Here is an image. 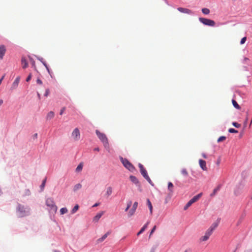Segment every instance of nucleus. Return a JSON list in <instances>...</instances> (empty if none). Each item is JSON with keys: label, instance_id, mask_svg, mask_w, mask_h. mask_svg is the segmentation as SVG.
<instances>
[{"label": "nucleus", "instance_id": "8fccbe9b", "mask_svg": "<svg viewBox=\"0 0 252 252\" xmlns=\"http://www.w3.org/2000/svg\"><path fill=\"white\" fill-rule=\"evenodd\" d=\"M32 66H33L34 67V68H35V62L34 61H32ZM35 69H36V68H35Z\"/></svg>", "mask_w": 252, "mask_h": 252}, {"label": "nucleus", "instance_id": "bf43d9fd", "mask_svg": "<svg viewBox=\"0 0 252 252\" xmlns=\"http://www.w3.org/2000/svg\"><path fill=\"white\" fill-rule=\"evenodd\" d=\"M235 194L237 195L238 194V192H237L236 191H235Z\"/></svg>", "mask_w": 252, "mask_h": 252}, {"label": "nucleus", "instance_id": "dca6fc26", "mask_svg": "<svg viewBox=\"0 0 252 252\" xmlns=\"http://www.w3.org/2000/svg\"><path fill=\"white\" fill-rule=\"evenodd\" d=\"M174 185L171 182L168 184V189L169 191V194L172 195L173 193Z\"/></svg>", "mask_w": 252, "mask_h": 252}, {"label": "nucleus", "instance_id": "f03ea898", "mask_svg": "<svg viewBox=\"0 0 252 252\" xmlns=\"http://www.w3.org/2000/svg\"><path fill=\"white\" fill-rule=\"evenodd\" d=\"M218 226V224L216 223H213L211 226L206 231L205 235L201 237L200 238V240L201 241H207L209 237L213 233V231L217 228Z\"/></svg>", "mask_w": 252, "mask_h": 252}, {"label": "nucleus", "instance_id": "e433bc0d", "mask_svg": "<svg viewBox=\"0 0 252 252\" xmlns=\"http://www.w3.org/2000/svg\"><path fill=\"white\" fill-rule=\"evenodd\" d=\"M43 64L45 66L46 69L47 70L48 73L50 74V76L52 77V75H51V72H50V69H49L48 65H47V64L46 63H44Z\"/></svg>", "mask_w": 252, "mask_h": 252}, {"label": "nucleus", "instance_id": "20e7f679", "mask_svg": "<svg viewBox=\"0 0 252 252\" xmlns=\"http://www.w3.org/2000/svg\"><path fill=\"white\" fill-rule=\"evenodd\" d=\"M120 159L124 166L126 169L131 172L133 171V170L135 169L134 167L126 158H121Z\"/></svg>", "mask_w": 252, "mask_h": 252}, {"label": "nucleus", "instance_id": "e2e57ef3", "mask_svg": "<svg viewBox=\"0 0 252 252\" xmlns=\"http://www.w3.org/2000/svg\"><path fill=\"white\" fill-rule=\"evenodd\" d=\"M1 83L0 82V85L1 84Z\"/></svg>", "mask_w": 252, "mask_h": 252}, {"label": "nucleus", "instance_id": "aec40b11", "mask_svg": "<svg viewBox=\"0 0 252 252\" xmlns=\"http://www.w3.org/2000/svg\"><path fill=\"white\" fill-rule=\"evenodd\" d=\"M149 222L148 221L140 229V230L137 233V235L138 236L141 233H142L145 229L147 228L148 225L149 224Z\"/></svg>", "mask_w": 252, "mask_h": 252}, {"label": "nucleus", "instance_id": "c756f323", "mask_svg": "<svg viewBox=\"0 0 252 252\" xmlns=\"http://www.w3.org/2000/svg\"><path fill=\"white\" fill-rule=\"evenodd\" d=\"M82 185L80 184H77L74 187V190L76 191L81 188Z\"/></svg>", "mask_w": 252, "mask_h": 252}, {"label": "nucleus", "instance_id": "09e8293b", "mask_svg": "<svg viewBox=\"0 0 252 252\" xmlns=\"http://www.w3.org/2000/svg\"><path fill=\"white\" fill-rule=\"evenodd\" d=\"M202 157H203L204 158H207V156H206L205 154H204V153H203V154H202Z\"/></svg>", "mask_w": 252, "mask_h": 252}, {"label": "nucleus", "instance_id": "423d86ee", "mask_svg": "<svg viewBox=\"0 0 252 252\" xmlns=\"http://www.w3.org/2000/svg\"><path fill=\"white\" fill-rule=\"evenodd\" d=\"M200 22L203 23L205 25L210 26H215V22L214 21L206 19L204 18H199V19Z\"/></svg>", "mask_w": 252, "mask_h": 252}, {"label": "nucleus", "instance_id": "f704fd0d", "mask_svg": "<svg viewBox=\"0 0 252 252\" xmlns=\"http://www.w3.org/2000/svg\"><path fill=\"white\" fill-rule=\"evenodd\" d=\"M145 179L149 183V184H150L152 186H154V185L149 176L147 177V178H146Z\"/></svg>", "mask_w": 252, "mask_h": 252}, {"label": "nucleus", "instance_id": "680f3d73", "mask_svg": "<svg viewBox=\"0 0 252 252\" xmlns=\"http://www.w3.org/2000/svg\"><path fill=\"white\" fill-rule=\"evenodd\" d=\"M185 252H188L187 251H186Z\"/></svg>", "mask_w": 252, "mask_h": 252}, {"label": "nucleus", "instance_id": "bb28decb", "mask_svg": "<svg viewBox=\"0 0 252 252\" xmlns=\"http://www.w3.org/2000/svg\"><path fill=\"white\" fill-rule=\"evenodd\" d=\"M202 12L204 14H208L210 13V10L207 8H203L202 9Z\"/></svg>", "mask_w": 252, "mask_h": 252}, {"label": "nucleus", "instance_id": "1a4fd4ad", "mask_svg": "<svg viewBox=\"0 0 252 252\" xmlns=\"http://www.w3.org/2000/svg\"><path fill=\"white\" fill-rule=\"evenodd\" d=\"M20 77L19 76H18L16 77L14 81L13 82L11 86V90H13L16 89L19 85V83L20 82Z\"/></svg>", "mask_w": 252, "mask_h": 252}, {"label": "nucleus", "instance_id": "4be33fe9", "mask_svg": "<svg viewBox=\"0 0 252 252\" xmlns=\"http://www.w3.org/2000/svg\"><path fill=\"white\" fill-rule=\"evenodd\" d=\"M110 233L109 232H108L107 233L105 234L102 237L100 238L97 240V242L98 243H101L102 241H103L107 237L108 235L110 234Z\"/></svg>", "mask_w": 252, "mask_h": 252}, {"label": "nucleus", "instance_id": "473e14b6", "mask_svg": "<svg viewBox=\"0 0 252 252\" xmlns=\"http://www.w3.org/2000/svg\"><path fill=\"white\" fill-rule=\"evenodd\" d=\"M228 131L230 133H237L238 132V130L233 128H230L228 129Z\"/></svg>", "mask_w": 252, "mask_h": 252}, {"label": "nucleus", "instance_id": "393cba45", "mask_svg": "<svg viewBox=\"0 0 252 252\" xmlns=\"http://www.w3.org/2000/svg\"><path fill=\"white\" fill-rule=\"evenodd\" d=\"M232 103L233 104V106L237 109H240L241 107L239 105V104L237 103V102H236V100H235L234 99H232Z\"/></svg>", "mask_w": 252, "mask_h": 252}, {"label": "nucleus", "instance_id": "58836bf2", "mask_svg": "<svg viewBox=\"0 0 252 252\" xmlns=\"http://www.w3.org/2000/svg\"><path fill=\"white\" fill-rule=\"evenodd\" d=\"M250 62V60L248 58L245 57L243 59V63H248Z\"/></svg>", "mask_w": 252, "mask_h": 252}, {"label": "nucleus", "instance_id": "603ef678", "mask_svg": "<svg viewBox=\"0 0 252 252\" xmlns=\"http://www.w3.org/2000/svg\"><path fill=\"white\" fill-rule=\"evenodd\" d=\"M94 150L95 151H99V149L98 148H96L94 149Z\"/></svg>", "mask_w": 252, "mask_h": 252}, {"label": "nucleus", "instance_id": "37998d69", "mask_svg": "<svg viewBox=\"0 0 252 252\" xmlns=\"http://www.w3.org/2000/svg\"><path fill=\"white\" fill-rule=\"evenodd\" d=\"M32 78V74L30 73L26 79V81L29 82Z\"/></svg>", "mask_w": 252, "mask_h": 252}, {"label": "nucleus", "instance_id": "7ed1b4c3", "mask_svg": "<svg viewBox=\"0 0 252 252\" xmlns=\"http://www.w3.org/2000/svg\"><path fill=\"white\" fill-rule=\"evenodd\" d=\"M95 133L98 138L102 142L104 147L108 149L109 148V144L106 135L104 133L100 132L98 130H96Z\"/></svg>", "mask_w": 252, "mask_h": 252}, {"label": "nucleus", "instance_id": "a18cd8bd", "mask_svg": "<svg viewBox=\"0 0 252 252\" xmlns=\"http://www.w3.org/2000/svg\"><path fill=\"white\" fill-rule=\"evenodd\" d=\"M65 107H63L61 109V111L60 112V114L62 115L63 114V113L64 112V111H65Z\"/></svg>", "mask_w": 252, "mask_h": 252}, {"label": "nucleus", "instance_id": "9d476101", "mask_svg": "<svg viewBox=\"0 0 252 252\" xmlns=\"http://www.w3.org/2000/svg\"><path fill=\"white\" fill-rule=\"evenodd\" d=\"M138 166L140 168V172H141V174L142 175V176L145 178H147V177L149 176L147 174V171L144 168V166L141 163H139Z\"/></svg>", "mask_w": 252, "mask_h": 252}, {"label": "nucleus", "instance_id": "13d9d810", "mask_svg": "<svg viewBox=\"0 0 252 252\" xmlns=\"http://www.w3.org/2000/svg\"><path fill=\"white\" fill-rule=\"evenodd\" d=\"M37 133H35V134H34V137H37Z\"/></svg>", "mask_w": 252, "mask_h": 252}, {"label": "nucleus", "instance_id": "f8f14e48", "mask_svg": "<svg viewBox=\"0 0 252 252\" xmlns=\"http://www.w3.org/2000/svg\"><path fill=\"white\" fill-rule=\"evenodd\" d=\"M6 52V48L4 45H0V59L2 60Z\"/></svg>", "mask_w": 252, "mask_h": 252}, {"label": "nucleus", "instance_id": "3c124183", "mask_svg": "<svg viewBox=\"0 0 252 252\" xmlns=\"http://www.w3.org/2000/svg\"><path fill=\"white\" fill-rule=\"evenodd\" d=\"M4 77V75L2 76V77L0 79V82L1 83L2 81L3 80V78Z\"/></svg>", "mask_w": 252, "mask_h": 252}, {"label": "nucleus", "instance_id": "7c9ffc66", "mask_svg": "<svg viewBox=\"0 0 252 252\" xmlns=\"http://www.w3.org/2000/svg\"><path fill=\"white\" fill-rule=\"evenodd\" d=\"M60 212L62 215L65 214L67 212V209L66 208H62L60 210Z\"/></svg>", "mask_w": 252, "mask_h": 252}, {"label": "nucleus", "instance_id": "c03bdc74", "mask_svg": "<svg viewBox=\"0 0 252 252\" xmlns=\"http://www.w3.org/2000/svg\"><path fill=\"white\" fill-rule=\"evenodd\" d=\"M36 82L37 84H38L39 85H41L42 84V81L39 78L37 79Z\"/></svg>", "mask_w": 252, "mask_h": 252}, {"label": "nucleus", "instance_id": "ddd939ff", "mask_svg": "<svg viewBox=\"0 0 252 252\" xmlns=\"http://www.w3.org/2000/svg\"><path fill=\"white\" fill-rule=\"evenodd\" d=\"M199 163L200 167L201 169L204 171H206L207 169V168L206 167V161L202 160V159H199Z\"/></svg>", "mask_w": 252, "mask_h": 252}, {"label": "nucleus", "instance_id": "ea45409f", "mask_svg": "<svg viewBox=\"0 0 252 252\" xmlns=\"http://www.w3.org/2000/svg\"><path fill=\"white\" fill-rule=\"evenodd\" d=\"M156 229V226L155 225L153 228H152L151 232H150V237L151 236V235L154 232V231H155V230Z\"/></svg>", "mask_w": 252, "mask_h": 252}, {"label": "nucleus", "instance_id": "4d7b16f0", "mask_svg": "<svg viewBox=\"0 0 252 252\" xmlns=\"http://www.w3.org/2000/svg\"><path fill=\"white\" fill-rule=\"evenodd\" d=\"M128 209H129V208H128V207H126V209H125V211H126H126H127V210H128Z\"/></svg>", "mask_w": 252, "mask_h": 252}, {"label": "nucleus", "instance_id": "5fc2aeb1", "mask_svg": "<svg viewBox=\"0 0 252 252\" xmlns=\"http://www.w3.org/2000/svg\"><path fill=\"white\" fill-rule=\"evenodd\" d=\"M37 95H38V98L40 99V94L38 93H37Z\"/></svg>", "mask_w": 252, "mask_h": 252}, {"label": "nucleus", "instance_id": "49530a36", "mask_svg": "<svg viewBox=\"0 0 252 252\" xmlns=\"http://www.w3.org/2000/svg\"><path fill=\"white\" fill-rule=\"evenodd\" d=\"M219 190V189H214L213 193L211 194V195H215L216 192Z\"/></svg>", "mask_w": 252, "mask_h": 252}, {"label": "nucleus", "instance_id": "de8ad7c7", "mask_svg": "<svg viewBox=\"0 0 252 252\" xmlns=\"http://www.w3.org/2000/svg\"><path fill=\"white\" fill-rule=\"evenodd\" d=\"M131 203H132L131 201H129V202H128L127 204V207L129 208L131 205Z\"/></svg>", "mask_w": 252, "mask_h": 252}, {"label": "nucleus", "instance_id": "2f4dec72", "mask_svg": "<svg viewBox=\"0 0 252 252\" xmlns=\"http://www.w3.org/2000/svg\"><path fill=\"white\" fill-rule=\"evenodd\" d=\"M181 173L185 176H187L188 175V172L186 169H183L181 170Z\"/></svg>", "mask_w": 252, "mask_h": 252}, {"label": "nucleus", "instance_id": "2eb2a0df", "mask_svg": "<svg viewBox=\"0 0 252 252\" xmlns=\"http://www.w3.org/2000/svg\"><path fill=\"white\" fill-rule=\"evenodd\" d=\"M178 10L182 13H187V14H190L191 13V11L187 8L179 7L178 8Z\"/></svg>", "mask_w": 252, "mask_h": 252}, {"label": "nucleus", "instance_id": "5701e85b", "mask_svg": "<svg viewBox=\"0 0 252 252\" xmlns=\"http://www.w3.org/2000/svg\"><path fill=\"white\" fill-rule=\"evenodd\" d=\"M54 113L53 111H50L47 114L46 119L47 120H51L54 118Z\"/></svg>", "mask_w": 252, "mask_h": 252}, {"label": "nucleus", "instance_id": "a19ab883", "mask_svg": "<svg viewBox=\"0 0 252 252\" xmlns=\"http://www.w3.org/2000/svg\"><path fill=\"white\" fill-rule=\"evenodd\" d=\"M45 183H46V179H44L43 182H42V183L41 184L40 187L41 188H44V187H45Z\"/></svg>", "mask_w": 252, "mask_h": 252}, {"label": "nucleus", "instance_id": "c9c22d12", "mask_svg": "<svg viewBox=\"0 0 252 252\" xmlns=\"http://www.w3.org/2000/svg\"><path fill=\"white\" fill-rule=\"evenodd\" d=\"M43 64L45 66L46 69L47 70L48 73L50 74V76L52 77V75H51V72H50V69H49L48 65H47V64L46 63H44Z\"/></svg>", "mask_w": 252, "mask_h": 252}, {"label": "nucleus", "instance_id": "f3484780", "mask_svg": "<svg viewBox=\"0 0 252 252\" xmlns=\"http://www.w3.org/2000/svg\"><path fill=\"white\" fill-rule=\"evenodd\" d=\"M104 214V212L102 211V212H100L99 213H98V214H97V215L94 218V219H93V220L94 221H96L97 222L99 220V219L101 217V216L103 215Z\"/></svg>", "mask_w": 252, "mask_h": 252}, {"label": "nucleus", "instance_id": "4468645a", "mask_svg": "<svg viewBox=\"0 0 252 252\" xmlns=\"http://www.w3.org/2000/svg\"><path fill=\"white\" fill-rule=\"evenodd\" d=\"M129 179L132 183H133L134 184H135V185H136L137 186H138L139 187L140 186V183H139L138 179H137V178L135 176L131 175L129 177Z\"/></svg>", "mask_w": 252, "mask_h": 252}, {"label": "nucleus", "instance_id": "4c0bfd02", "mask_svg": "<svg viewBox=\"0 0 252 252\" xmlns=\"http://www.w3.org/2000/svg\"><path fill=\"white\" fill-rule=\"evenodd\" d=\"M246 40H247V37H244L242 38V39L241 40L240 44H244L245 43Z\"/></svg>", "mask_w": 252, "mask_h": 252}, {"label": "nucleus", "instance_id": "a878e982", "mask_svg": "<svg viewBox=\"0 0 252 252\" xmlns=\"http://www.w3.org/2000/svg\"><path fill=\"white\" fill-rule=\"evenodd\" d=\"M83 168V164L82 163H80L76 168V172H79L82 170Z\"/></svg>", "mask_w": 252, "mask_h": 252}, {"label": "nucleus", "instance_id": "9b49d317", "mask_svg": "<svg viewBox=\"0 0 252 252\" xmlns=\"http://www.w3.org/2000/svg\"><path fill=\"white\" fill-rule=\"evenodd\" d=\"M138 206V202H135L132 206L131 209L128 212V215L129 217L132 216L135 213L136 209Z\"/></svg>", "mask_w": 252, "mask_h": 252}, {"label": "nucleus", "instance_id": "c85d7f7f", "mask_svg": "<svg viewBox=\"0 0 252 252\" xmlns=\"http://www.w3.org/2000/svg\"><path fill=\"white\" fill-rule=\"evenodd\" d=\"M226 137L224 136H221L220 137L218 140H217V142L218 143L219 142H222V141H224L225 139H226Z\"/></svg>", "mask_w": 252, "mask_h": 252}, {"label": "nucleus", "instance_id": "cd10ccee", "mask_svg": "<svg viewBox=\"0 0 252 252\" xmlns=\"http://www.w3.org/2000/svg\"><path fill=\"white\" fill-rule=\"evenodd\" d=\"M78 209H79V205L77 204L73 207V208L71 210V213L72 214L75 213L76 212H77V211L78 210Z\"/></svg>", "mask_w": 252, "mask_h": 252}, {"label": "nucleus", "instance_id": "39448f33", "mask_svg": "<svg viewBox=\"0 0 252 252\" xmlns=\"http://www.w3.org/2000/svg\"><path fill=\"white\" fill-rule=\"evenodd\" d=\"M202 193H200L191 198L184 207V210H186L188 208L190 207L193 203L196 202L202 196Z\"/></svg>", "mask_w": 252, "mask_h": 252}, {"label": "nucleus", "instance_id": "052dcab7", "mask_svg": "<svg viewBox=\"0 0 252 252\" xmlns=\"http://www.w3.org/2000/svg\"><path fill=\"white\" fill-rule=\"evenodd\" d=\"M219 163H220V161H218V162H217V164H218V165H219Z\"/></svg>", "mask_w": 252, "mask_h": 252}, {"label": "nucleus", "instance_id": "6ab92c4d", "mask_svg": "<svg viewBox=\"0 0 252 252\" xmlns=\"http://www.w3.org/2000/svg\"><path fill=\"white\" fill-rule=\"evenodd\" d=\"M21 63H22V67L23 68H26L28 66V62H27V60H26V59L25 58H24V57H23L22 58Z\"/></svg>", "mask_w": 252, "mask_h": 252}, {"label": "nucleus", "instance_id": "b1692460", "mask_svg": "<svg viewBox=\"0 0 252 252\" xmlns=\"http://www.w3.org/2000/svg\"><path fill=\"white\" fill-rule=\"evenodd\" d=\"M147 205L148 206V207H149L150 211V213H151V214H152V212H153L152 204L149 199H147Z\"/></svg>", "mask_w": 252, "mask_h": 252}, {"label": "nucleus", "instance_id": "864d4df0", "mask_svg": "<svg viewBox=\"0 0 252 252\" xmlns=\"http://www.w3.org/2000/svg\"><path fill=\"white\" fill-rule=\"evenodd\" d=\"M98 203H95L94 204V205H93V207H96L97 206H98Z\"/></svg>", "mask_w": 252, "mask_h": 252}, {"label": "nucleus", "instance_id": "72a5a7b5", "mask_svg": "<svg viewBox=\"0 0 252 252\" xmlns=\"http://www.w3.org/2000/svg\"><path fill=\"white\" fill-rule=\"evenodd\" d=\"M232 124L234 126L237 128H239L241 126V125L236 122H233Z\"/></svg>", "mask_w": 252, "mask_h": 252}, {"label": "nucleus", "instance_id": "412c9836", "mask_svg": "<svg viewBox=\"0 0 252 252\" xmlns=\"http://www.w3.org/2000/svg\"><path fill=\"white\" fill-rule=\"evenodd\" d=\"M31 191L29 189H25L22 193V196L26 197L29 196L31 195Z\"/></svg>", "mask_w": 252, "mask_h": 252}, {"label": "nucleus", "instance_id": "79ce46f5", "mask_svg": "<svg viewBox=\"0 0 252 252\" xmlns=\"http://www.w3.org/2000/svg\"><path fill=\"white\" fill-rule=\"evenodd\" d=\"M49 93H50L49 90L48 89H46V91H45V93L44 94V96H47L49 95Z\"/></svg>", "mask_w": 252, "mask_h": 252}, {"label": "nucleus", "instance_id": "a211bd4d", "mask_svg": "<svg viewBox=\"0 0 252 252\" xmlns=\"http://www.w3.org/2000/svg\"><path fill=\"white\" fill-rule=\"evenodd\" d=\"M112 193V188L111 187H108L106 189V191L105 193V196L107 198L111 195Z\"/></svg>", "mask_w": 252, "mask_h": 252}, {"label": "nucleus", "instance_id": "6e6d98bb", "mask_svg": "<svg viewBox=\"0 0 252 252\" xmlns=\"http://www.w3.org/2000/svg\"><path fill=\"white\" fill-rule=\"evenodd\" d=\"M3 103V100H0V105Z\"/></svg>", "mask_w": 252, "mask_h": 252}, {"label": "nucleus", "instance_id": "6e6552de", "mask_svg": "<svg viewBox=\"0 0 252 252\" xmlns=\"http://www.w3.org/2000/svg\"><path fill=\"white\" fill-rule=\"evenodd\" d=\"M71 136L75 141H78L80 138V133L78 128H75L71 133Z\"/></svg>", "mask_w": 252, "mask_h": 252}, {"label": "nucleus", "instance_id": "0eeeda50", "mask_svg": "<svg viewBox=\"0 0 252 252\" xmlns=\"http://www.w3.org/2000/svg\"><path fill=\"white\" fill-rule=\"evenodd\" d=\"M46 205L50 207L53 211H56L57 207L55 205L54 199L52 198H48L46 200Z\"/></svg>", "mask_w": 252, "mask_h": 252}, {"label": "nucleus", "instance_id": "f257e3e1", "mask_svg": "<svg viewBox=\"0 0 252 252\" xmlns=\"http://www.w3.org/2000/svg\"><path fill=\"white\" fill-rule=\"evenodd\" d=\"M17 210L20 217H24L30 214V208L29 207H25L21 204H18Z\"/></svg>", "mask_w": 252, "mask_h": 252}]
</instances>
